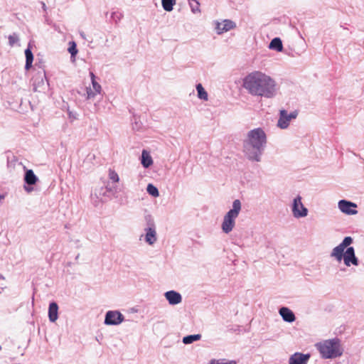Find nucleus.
<instances>
[{
    "label": "nucleus",
    "mask_w": 364,
    "mask_h": 364,
    "mask_svg": "<svg viewBox=\"0 0 364 364\" xmlns=\"http://www.w3.org/2000/svg\"><path fill=\"white\" fill-rule=\"evenodd\" d=\"M243 87L252 95L272 97L274 93V82L265 74L255 71L247 75Z\"/></svg>",
    "instance_id": "1"
},
{
    "label": "nucleus",
    "mask_w": 364,
    "mask_h": 364,
    "mask_svg": "<svg viewBox=\"0 0 364 364\" xmlns=\"http://www.w3.org/2000/svg\"><path fill=\"white\" fill-rule=\"evenodd\" d=\"M266 141V134L261 128H257L249 132L244 146L245 154L248 159L259 161L261 150Z\"/></svg>",
    "instance_id": "2"
},
{
    "label": "nucleus",
    "mask_w": 364,
    "mask_h": 364,
    "mask_svg": "<svg viewBox=\"0 0 364 364\" xmlns=\"http://www.w3.org/2000/svg\"><path fill=\"white\" fill-rule=\"evenodd\" d=\"M318 350L324 358H331L342 355V349L338 339H330L316 345Z\"/></svg>",
    "instance_id": "3"
},
{
    "label": "nucleus",
    "mask_w": 364,
    "mask_h": 364,
    "mask_svg": "<svg viewBox=\"0 0 364 364\" xmlns=\"http://www.w3.org/2000/svg\"><path fill=\"white\" fill-rule=\"evenodd\" d=\"M241 210V203L239 200H235L232 204V209L229 210L225 215L222 224V229L225 233H228L235 226V220L238 216Z\"/></svg>",
    "instance_id": "4"
},
{
    "label": "nucleus",
    "mask_w": 364,
    "mask_h": 364,
    "mask_svg": "<svg viewBox=\"0 0 364 364\" xmlns=\"http://www.w3.org/2000/svg\"><path fill=\"white\" fill-rule=\"evenodd\" d=\"M124 321V316L119 311H109L106 314L105 323L107 325H118Z\"/></svg>",
    "instance_id": "5"
},
{
    "label": "nucleus",
    "mask_w": 364,
    "mask_h": 364,
    "mask_svg": "<svg viewBox=\"0 0 364 364\" xmlns=\"http://www.w3.org/2000/svg\"><path fill=\"white\" fill-rule=\"evenodd\" d=\"M292 211L296 218L305 217L307 215L308 210L301 203V196H297L294 200Z\"/></svg>",
    "instance_id": "6"
},
{
    "label": "nucleus",
    "mask_w": 364,
    "mask_h": 364,
    "mask_svg": "<svg viewBox=\"0 0 364 364\" xmlns=\"http://www.w3.org/2000/svg\"><path fill=\"white\" fill-rule=\"evenodd\" d=\"M296 112H291L289 115H288L286 110H281L280 117L278 120V127H279L282 129L287 128L289 126L290 120L291 119L296 118Z\"/></svg>",
    "instance_id": "7"
},
{
    "label": "nucleus",
    "mask_w": 364,
    "mask_h": 364,
    "mask_svg": "<svg viewBox=\"0 0 364 364\" xmlns=\"http://www.w3.org/2000/svg\"><path fill=\"white\" fill-rule=\"evenodd\" d=\"M338 208L343 213L348 215H355L358 213L355 210L357 205L345 200H341L338 202Z\"/></svg>",
    "instance_id": "8"
},
{
    "label": "nucleus",
    "mask_w": 364,
    "mask_h": 364,
    "mask_svg": "<svg viewBox=\"0 0 364 364\" xmlns=\"http://www.w3.org/2000/svg\"><path fill=\"white\" fill-rule=\"evenodd\" d=\"M236 27V24L231 20L225 19L223 22H218L216 23L215 29L218 34H221L224 32H227Z\"/></svg>",
    "instance_id": "9"
},
{
    "label": "nucleus",
    "mask_w": 364,
    "mask_h": 364,
    "mask_svg": "<svg viewBox=\"0 0 364 364\" xmlns=\"http://www.w3.org/2000/svg\"><path fill=\"white\" fill-rule=\"evenodd\" d=\"M344 263L349 267L350 264L358 265V259L355 255L354 248L353 247H348L343 255Z\"/></svg>",
    "instance_id": "10"
},
{
    "label": "nucleus",
    "mask_w": 364,
    "mask_h": 364,
    "mask_svg": "<svg viewBox=\"0 0 364 364\" xmlns=\"http://www.w3.org/2000/svg\"><path fill=\"white\" fill-rule=\"evenodd\" d=\"M309 358V354L296 353L290 357L289 364H306Z\"/></svg>",
    "instance_id": "11"
},
{
    "label": "nucleus",
    "mask_w": 364,
    "mask_h": 364,
    "mask_svg": "<svg viewBox=\"0 0 364 364\" xmlns=\"http://www.w3.org/2000/svg\"><path fill=\"white\" fill-rule=\"evenodd\" d=\"M166 299L171 305H176L181 302L182 298L179 293L175 291H169L165 294Z\"/></svg>",
    "instance_id": "12"
},
{
    "label": "nucleus",
    "mask_w": 364,
    "mask_h": 364,
    "mask_svg": "<svg viewBox=\"0 0 364 364\" xmlns=\"http://www.w3.org/2000/svg\"><path fill=\"white\" fill-rule=\"evenodd\" d=\"M92 88H87V97L88 99L95 97L100 94L102 90L101 85L96 81L92 82Z\"/></svg>",
    "instance_id": "13"
},
{
    "label": "nucleus",
    "mask_w": 364,
    "mask_h": 364,
    "mask_svg": "<svg viewBox=\"0 0 364 364\" xmlns=\"http://www.w3.org/2000/svg\"><path fill=\"white\" fill-rule=\"evenodd\" d=\"M279 314L285 321L293 322L296 319L292 311L287 307H282L279 309Z\"/></svg>",
    "instance_id": "14"
},
{
    "label": "nucleus",
    "mask_w": 364,
    "mask_h": 364,
    "mask_svg": "<svg viewBox=\"0 0 364 364\" xmlns=\"http://www.w3.org/2000/svg\"><path fill=\"white\" fill-rule=\"evenodd\" d=\"M58 306L55 302H52L49 305L48 317L51 322H55L58 318Z\"/></svg>",
    "instance_id": "15"
},
{
    "label": "nucleus",
    "mask_w": 364,
    "mask_h": 364,
    "mask_svg": "<svg viewBox=\"0 0 364 364\" xmlns=\"http://www.w3.org/2000/svg\"><path fill=\"white\" fill-rule=\"evenodd\" d=\"M145 240L149 245H153L156 241V232L154 228H149L146 230Z\"/></svg>",
    "instance_id": "16"
},
{
    "label": "nucleus",
    "mask_w": 364,
    "mask_h": 364,
    "mask_svg": "<svg viewBox=\"0 0 364 364\" xmlns=\"http://www.w3.org/2000/svg\"><path fill=\"white\" fill-rule=\"evenodd\" d=\"M152 164L153 160L149 153L146 150H143L141 154V164L143 166L144 168H148L151 166Z\"/></svg>",
    "instance_id": "17"
},
{
    "label": "nucleus",
    "mask_w": 364,
    "mask_h": 364,
    "mask_svg": "<svg viewBox=\"0 0 364 364\" xmlns=\"http://www.w3.org/2000/svg\"><path fill=\"white\" fill-rule=\"evenodd\" d=\"M344 248L341 245H338L333 249L331 256L335 257L337 261L341 262L344 255Z\"/></svg>",
    "instance_id": "18"
},
{
    "label": "nucleus",
    "mask_w": 364,
    "mask_h": 364,
    "mask_svg": "<svg viewBox=\"0 0 364 364\" xmlns=\"http://www.w3.org/2000/svg\"><path fill=\"white\" fill-rule=\"evenodd\" d=\"M25 182L28 185H34L37 182V177L32 170H27L24 177Z\"/></svg>",
    "instance_id": "19"
},
{
    "label": "nucleus",
    "mask_w": 364,
    "mask_h": 364,
    "mask_svg": "<svg viewBox=\"0 0 364 364\" xmlns=\"http://www.w3.org/2000/svg\"><path fill=\"white\" fill-rule=\"evenodd\" d=\"M269 48L272 50L281 52L283 50L282 42L279 38H274L269 43Z\"/></svg>",
    "instance_id": "20"
},
{
    "label": "nucleus",
    "mask_w": 364,
    "mask_h": 364,
    "mask_svg": "<svg viewBox=\"0 0 364 364\" xmlns=\"http://www.w3.org/2000/svg\"><path fill=\"white\" fill-rule=\"evenodd\" d=\"M25 55H26L25 68H26V70H28L31 68L32 63L33 61V55L30 48H27L25 50Z\"/></svg>",
    "instance_id": "21"
},
{
    "label": "nucleus",
    "mask_w": 364,
    "mask_h": 364,
    "mask_svg": "<svg viewBox=\"0 0 364 364\" xmlns=\"http://www.w3.org/2000/svg\"><path fill=\"white\" fill-rule=\"evenodd\" d=\"M176 2V0H161L162 6L166 11H171Z\"/></svg>",
    "instance_id": "22"
},
{
    "label": "nucleus",
    "mask_w": 364,
    "mask_h": 364,
    "mask_svg": "<svg viewBox=\"0 0 364 364\" xmlns=\"http://www.w3.org/2000/svg\"><path fill=\"white\" fill-rule=\"evenodd\" d=\"M196 89L198 91V96L200 99L208 100V93L204 90L203 87L201 84H198L196 86Z\"/></svg>",
    "instance_id": "23"
},
{
    "label": "nucleus",
    "mask_w": 364,
    "mask_h": 364,
    "mask_svg": "<svg viewBox=\"0 0 364 364\" xmlns=\"http://www.w3.org/2000/svg\"><path fill=\"white\" fill-rule=\"evenodd\" d=\"M200 337L201 336L200 334L187 336L183 338V342L185 344H189L193 343V341L200 340Z\"/></svg>",
    "instance_id": "24"
},
{
    "label": "nucleus",
    "mask_w": 364,
    "mask_h": 364,
    "mask_svg": "<svg viewBox=\"0 0 364 364\" xmlns=\"http://www.w3.org/2000/svg\"><path fill=\"white\" fill-rule=\"evenodd\" d=\"M146 191L149 193V194L154 197H158L159 196V193L157 188L151 183H149L147 186Z\"/></svg>",
    "instance_id": "25"
},
{
    "label": "nucleus",
    "mask_w": 364,
    "mask_h": 364,
    "mask_svg": "<svg viewBox=\"0 0 364 364\" xmlns=\"http://www.w3.org/2000/svg\"><path fill=\"white\" fill-rule=\"evenodd\" d=\"M68 52L71 54L72 57H75L78 50L77 49L76 43L74 41L69 43Z\"/></svg>",
    "instance_id": "26"
},
{
    "label": "nucleus",
    "mask_w": 364,
    "mask_h": 364,
    "mask_svg": "<svg viewBox=\"0 0 364 364\" xmlns=\"http://www.w3.org/2000/svg\"><path fill=\"white\" fill-rule=\"evenodd\" d=\"M188 1L193 12L200 11V4L197 0H188Z\"/></svg>",
    "instance_id": "27"
},
{
    "label": "nucleus",
    "mask_w": 364,
    "mask_h": 364,
    "mask_svg": "<svg viewBox=\"0 0 364 364\" xmlns=\"http://www.w3.org/2000/svg\"><path fill=\"white\" fill-rule=\"evenodd\" d=\"M8 39L9 46L13 47L18 41V36L17 34L14 33L9 36Z\"/></svg>",
    "instance_id": "28"
},
{
    "label": "nucleus",
    "mask_w": 364,
    "mask_h": 364,
    "mask_svg": "<svg viewBox=\"0 0 364 364\" xmlns=\"http://www.w3.org/2000/svg\"><path fill=\"white\" fill-rule=\"evenodd\" d=\"M109 178L113 182H119V181L118 174L114 170L112 169H109Z\"/></svg>",
    "instance_id": "29"
},
{
    "label": "nucleus",
    "mask_w": 364,
    "mask_h": 364,
    "mask_svg": "<svg viewBox=\"0 0 364 364\" xmlns=\"http://www.w3.org/2000/svg\"><path fill=\"white\" fill-rule=\"evenodd\" d=\"M353 242V239L350 237H346L343 242L340 244L344 249L349 246Z\"/></svg>",
    "instance_id": "30"
},
{
    "label": "nucleus",
    "mask_w": 364,
    "mask_h": 364,
    "mask_svg": "<svg viewBox=\"0 0 364 364\" xmlns=\"http://www.w3.org/2000/svg\"><path fill=\"white\" fill-rule=\"evenodd\" d=\"M211 364H236L234 360L225 361V360H213Z\"/></svg>",
    "instance_id": "31"
},
{
    "label": "nucleus",
    "mask_w": 364,
    "mask_h": 364,
    "mask_svg": "<svg viewBox=\"0 0 364 364\" xmlns=\"http://www.w3.org/2000/svg\"><path fill=\"white\" fill-rule=\"evenodd\" d=\"M90 77H91L92 82L96 81L95 75H94V73L92 72L90 73Z\"/></svg>",
    "instance_id": "32"
},
{
    "label": "nucleus",
    "mask_w": 364,
    "mask_h": 364,
    "mask_svg": "<svg viewBox=\"0 0 364 364\" xmlns=\"http://www.w3.org/2000/svg\"><path fill=\"white\" fill-rule=\"evenodd\" d=\"M4 198V196L2 195H0V202Z\"/></svg>",
    "instance_id": "33"
}]
</instances>
